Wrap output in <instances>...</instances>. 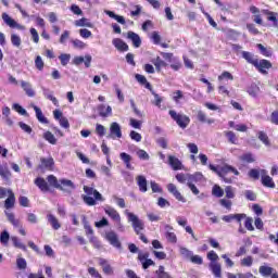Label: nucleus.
Listing matches in <instances>:
<instances>
[{
  "label": "nucleus",
  "mask_w": 278,
  "mask_h": 278,
  "mask_svg": "<svg viewBox=\"0 0 278 278\" xmlns=\"http://www.w3.org/2000/svg\"><path fill=\"white\" fill-rule=\"evenodd\" d=\"M48 218V223H50L52 229H60V227H62V225H60V222L58 220V217H55V215L53 214H48L47 215Z\"/></svg>",
  "instance_id": "473e14b6"
},
{
  "label": "nucleus",
  "mask_w": 278,
  "mask_h": 278,
  "mask_svg": "<svg viewBox=\"0 0 278 278\" xmlns=\"http://www.w3.org/2000/svg\"><path fill=\"white\" fill-rule=\"evenodd\" d=\"M241 55L243 58V60H245V62H248V64H252V66H257V56H255V54L249 52V51H242Z\"/></svg>",
  "instance_id": "4468645a"
},
{
  "label": "nucleus",
  "mask_w": 278,
  "mask_h": 278,
  "mask_svg": "<svg viewBox=\"0 0 278 278\" xmlns=\"http://www.w3.org/2000/svg\"><path fill=\"white\" fill-rule=\"evenodd\" d=\"M104 212L108 216H110V218H112V220H115V223L121 224V214H118V211H116L114 207L106 206L104 208Z\"/></svg>",
  "instance_id": "2eb2a0df"
},
{
  "label": "nucleus",
  "mask_w": 278,
  "mask_h": 278,
  "mask_svg": "<svg viewBox=\"0 0 278 278\" xmlns=\"http://www.w3.org/2000/svg\"><path fill=\"white\" fill-rule=\"evenodd\" d=\"M241 266H253V256H247L243 260H241Z\"/></svg>",
  "instance_id": "052dcab7"
},
{
  "label": "nucleus",
  "mask_w": 278,
  "mask_h": 278,
  "mask_svg": "<svg viewBox=\"0 0 278 278\" xmlns=\"http://www.w3.org/2000/svg\"><path fill=\"white\" fill-rule=\"evenodd\" d=\"M165 238L172 243V244H177V235L173 232V227L170 225H165Z\"/></svg>",
  "instance_id": "412c9836"
},
{
  "label": "nucleus",
  "mask_w": 278,
  "mask_h": 278,
  "mask_svg": "<svg viewBox=\"0 0 278 278\" xmlns=\"http://www.w3.org/2000/svg\"><path fill=\"white\" fill-rule=\"evenodd\" d=\"M105 238L115 249H123V244L121 243V240H118V235H116V232L111 230L105 233Z\"/></svg>",
  "instance_id": "6e6552de"
},
{
  "label": "nucleus",
  "mask_w": 278,
  "mask_h": 278,
  "mask_svg": "<svg viewBox=\"0 0 278 278\" xmlns=\"http://www.w3.org/2000/svg\"><path fill=\"white\" fill-rule=\"evenodd\" d=\"M136 79L139 84H141V86H144V88H147L148 90H151V84H149V81H147V77H144L143 75L140 74H136Z\"/></svg>",
  "instance_id": "58836bf2"
},
{
  "label": "nucleus",
  "mask_w": 278,
  "mask_h": 278,
  "mask_svg": "<svg viewBox=\"0 0 278 278\" xmlns=\"http://www.w3.org/2000/svg\"><path fill=\"white\" fill-rule=\"evenodd\" d=\"M47 181L52 188H60V180H58V177H55L54 175H49L47 177Z\"/></svg>",
  "instance_id": "a19ab883"
},
{
  "label": "nucleus",
  "mask_w": 278,
  "mask_h": 278,
  "mask_svg": "<svg viewBox=\"0 0 278 278\" xmlns=\"http://www.w3.org/2000/svg\"><path fill=\"white\" fill-rule=\"evenodd\" d=\"M228 173H232L233 175H237V176L240 175V172H238L236 169V167H233L231 165L222 166L218 172V177H220V179H223V181H225V184L233 182V179L227 177Z\"/></svg>",
  "instance_id": "39448f33"
},
{
  "label": "nucleus",
  "mask_w": 278,
  "mask_h": 278,
  "mask_svg": "<svg viewBox=\"0 0 278 278\" xmlns=\"http://www.w3.org/2000/svg\"><path fill=\"white\" fill-rule=\"evenodd\" d=\"M70 10L76 16H81L84 14V11H81V8H79V5H77V4H72Z\"/></svg>",
  "instance_id": "6e6d98bb"
},
{
  "label": "nucleus",
  "mask_w": 278,
  "mask_h": 278,
  "mask_svg": "<svg viewBox=\"0 0 278 278\" xmlns=\"http://www.w3.org/2000/svg\"><path fill=\"white\" fill-rule=\"evenodd\" d=\"M212 194H213V197H217V199H220V197H224L225 190H223V188H220V186L215 185L212 189Z\"/></svg>",
  "instance_id": "c03bdc74"
},
{
  "label": "nucleus",
  "mask_w": 278,
  "mask_h": 278,
  "mask_svg": "<svg viewBox=\"0 0 278 278\" xmlns=\"http://www.w3.org/2000/svg\"><path fill=\"white\" fill-rule=\"evenodd\" d=\"M129 125L134 127V129H141L142 128V121H138L136 118L129 119Z\"/></svg>",
  "instance_id": "4d7b16f0"
},
{
  "label": "nucleus",
  "mask_w": 278,
  "mask_h": 278,
  "mask_svg": "<svg viewBox=\"0 0 278 278\" xmlns=\"http://www.w3.org/2000/svg\"><path fill=\"white\" fill-rule=\"evenodd\" d=\"M79 36L85 39L92 38V31L88 28H81L79 29Z\"/></svg>",
  "instance_id": "5fc2aeb1"
},
{
  "label": "nucleus",
  "mask_w": 278,
  "mask_h": 278,
  "mask_svg": "<svg viewBox=\"0 0 278 278\" xmlns=\"http://www.w3.org/2000/svg\"><path fill=\"white\" fill-rule=\"evenodd\" d=\"M197 119L200 123H206L207 125H213V123H215L214 119L207 118V115L205 114V112H203L201 110L197 111Z\"/></svg>",
  "instance_id": "5701e85b"
},
{
  "label": "nucleus",
  "mask_w": 278,
  "mask_h": 278,
  "mask_svg": "<svg viewBox=\"0 0 278 278\" xmlns=\"http://www.w3.org/2000/svg\"><path fill=\"white\" fill-rule=\"evenodd\" d=\"M225 136H226V138L228 139V141L231 144H237L238 137H236V132H233V131H225Z\"/></svg>",
  "instance_id": "3c124183"
},
{
  "label": "nucleus",
  "mask_w": 278,
  "mask_h": 278,
  "mask_svg": "<svg viewBox=\"0 0 278 278\" xmlns=\"http://www.w3.org/2000/svg\"><path fill=\"white\" fill-rule=\"evenodd\" d=\"M83 190L85 194L81 195V199L84 203H86V205H89L90 207L97 205V201H100L101 203L105 201L103 194H101V192L92 187L84 186Z\"/></svg>",
  "instance_id": "f257e3e1"
},
{
  "label": "nucleus",
  "mask_w": 278,
  "mask_h": 278,
  "mask_svg": "<svg viewBox=\"0 0 278 278\" xmlns=\"http://www.w3.org/2000/svg\"><path fill=\"white\" fill-rule=\"evenodd\" d=\"M5 216L9 220V223H11V225H13V227H15V229H17V227H21V219L16 218V216L14 215V213H10L8 211H5Z\"/></svg>",
  "instance_id": "393cba45"
},
{
  "label": "nucleus",
  "mask_w": 278,
  "mask_h": 278,
  "mask_svg": "<svg viewBox=\"0 0 278 278\" xmlns=\"http://www.w3.org/2000/svg\"><path fill=\"white\" fill-rule=\"evenodd\" d=\"M11 42L14 47H21V37L18 35H11Z\"/></svg>",
  "instance_id": "69168bd1"
},
{
  "label": "nucleus",
  "mask_w": 278,
  "mask_h": 278,
  "mask_svg": "<svg viewBox=\"0 0 278 278\" xmlns=\"http://www.w3.org/2000/svg\"><path fill=\"white\" fill-rule=\"evenodd\" d=\"M179 253L184 260H190L192 257V251L188 250V248L180 247Z\"/></svg>",
  "instance_id": "37998d69"
},
{
  "label": "nucleus",
  "mask_w": 278,
  "mask_h": 278,
  "mask_svg": "<svg viewBox=\"0 0 278 278\" xmlns=\"http://www.w3.org/2000/svg\"><path fill=\"white\" fill-rule=\"evenodd\" d=\"M129 136H130L131 140H135V142H141V140H142V135H140L136 130H131Z\"/></svg>",
  "instance_id": "bf43d9fd"
},
{
  "label": "nucleus",
  "mask_w": 278,
  "mask_h": 278,
  "mask_svg": "<svg viewBox=\"0 0 278 278\" xmlns=\"http://www.w3.org/2000/svg\"><path fill=\"white\" fill-rule=\"evenodd\" d=\"M225 192L227 199H233L236 197V193L233 192V188L231 186H227L225 188Z\"/></svg>",
  "instance_id": "e2e57ef3"
},
{
  "label": "nucleus",
  "mask_w": 278,
  "mask_h": 278,
  "mask_svg": "<svg viewBox=\"0 0 278 278\" xmlns=\"http://www.w3.org/2000/svg\"><path fill=\"white\" fill-rule=\"evenodd\" d=\"M169 116L173 118V121H175L180 129H186V127L190 125V117L188 115L177 113L175 110H170Z\"/></svg>",
  "instance_id": "20e7f679"
},
{
  "label": "nucleus",
  "mask_w": 278,
  "mask_h": 278,
  "mask_svg": "<svg viewBox=\"0 0 278 278\" xmlns=\"http://www.w3.org/2000/svg\"><path fill=\"white\" fill-rule=\"evenodd\" d=\"M258 273L262 275V277H273V275H275V269L273 267L262 265L258 268Z\"/></svg>",
  "instance_id": "a878e982"
},
{
  "label": "nucleus",
  "mask_w": 278,
  "mask_h": 278,
  "mask_svg": "<svg viewBox=\"0 0 278 278\" xmlns=\"http://www.w3.org/2000/svg\"><path fill=\"white\" fill-rule=\"evenodd\" d=\"M270 123H273L274 125H278V110L271 113Z\"/></svg>",
  "instance_id": "774afa93"
},
{
  "label": "nucleus",
  "mask_w": 278,
  "mask_h": 278,
  "mask_svg": "<svg viewBox=\"0 0 278 278\" xmlns=\"http://www.w3.org/2000/svg\"><path fill=\"white\" fill-rule=\"evenodd\" d=\"M152 64L155 66L156 71H161V68H166V62L162 60V58L156 56L152 60Z\"/></svg>",
  "instance_id": "4c0bfd02"
},
{
  "label": "nucleus",
  "mask_w": 278,
  "mask_h": 278,
  "mask_svg": "<svg viewBox=\"0 0 278 278\" xmlns=\"http://www.w3.org/2000/svg\"><path fill=\"white\" fill-rule=\"evenodd\" d=\"M261 176V181L265 188H275V181H273V178L268 176V172L266 169H263Z\"/></svg>",
  "instance_id": "1a4fd4ad"
},
{
  "label": "nucleus",
  "mask_w": 278,
  "mask_h": 278,
  "mask_svg": "<svg viewBox=\"0 0 278 278\" xmlns=\"http://www.w3.org/2000/svg\"><path fill=\"white\" fill-rule=\"evenodd\" d=\"M91 62H92V56L90 55L74 58V64H76L77 66H79V64H85L86 68H90Z\"/></svg>",
  "instance_id": "ddd939ff"
},
{
  "label": "nucleus",
  "mask_w": 278,
  "mask_h": 278,
  "mask_svg": "<svg viewBox=\"0 0 278 278\" xmlns=\"http://www.w3.org/2000/svg\"><path fill=\"white\" fill-rule=\"evenodd\" d=\"M168 164L173 168V170H181V168H184L181 161L173 155H168Z\"/></svg>",
  "instance_id": "aec40b11"
},
{
  "label": "nucleus",
  "mask_w": 278,
  "mask_h": 278,
  "mask_svg": "<svg viewBox=\"0 0 278 278\" xmlns=\"http://www.w3.org/2000/svg\"><path fill=\"white\" fill-rule=\"evenodd\" d=\"M72 43L75 49H86V43L79 39L73 40Z\"/></svg>",
  "instance_id": "0e129e2a"
},
{
  "label": "nucleus",
  "mask_w": 278,
  "mask_h": 278,
  "mask_svg": "<svg viewBox=\"0 0 278 278\" xmlns=\"http://www.w3.org/2000/svg\"><path fill=\"white\" fill-rule=\"evenodd\" d=\"M151 40L155 45H160V42H162V37L160 36V33L153 31L152 35H151Z\"/></svg>",
  "instance_id": "680f3d73"
},
{
  "label": "nucleus",
  "mask_w": 278,
  "mask_h": 278,
  "mask_svg": "<svg viewBox=\"0 0 278 278\" xmlns=\"http://www.w3.org/2000/svg\"><path fill=\"white\" fill-rule=\"evenodd\" d=\"M125 216L128 218V223H131L134 230L137 235H140V231L144 229V223L140 218H138V215L129 212V210L124 211Z\"/></svg>",
  "instance_id": "7ed1b4c3"
},
{
  "label": "nucleus",
  "mask_w": 278,
  "mask_h": 278,
  "mask_svg": "<svg viewBox=\"0 0 278 278\" xmlns=\"http://www.w3.org/2000/svg\"><path fill=\"white\" fill-rule=\"evenodd\" d=\"M53 159L49 157V159H41V165L39 166V168H51V166H53Z\"/></svg>",
  "instance_id": "49530a36"
},
{
  "label": "nucleus",
  "mask_w": 278,
  "mask_h": 278,
  "mask_svg": "<svg viewBox=\"0 0 278 278\" xmlns=\"http://www.w3.org/2000/svg\"><path fill=\"white\" fill-rule=\"evenodd\" d=\"M254 68L257 71H269V68H273V63L266 59L257 60V65H254Z\"/></svg>",
  "instance_id": "a211bd4d"
},
{
  "label": "nucleus",
  "mask_w": 278,
  "mask_h": 278,
  "mask_svg": "<svg viewBox=\"0 0 278 278\" xmlns=\"http://www.w3.org/2000/svg\"><path fill=\"white\" fill-rule=\"evenodd\" d=\"M21 86L25 91V93L27 94V97H36V91H34V89L31 88V84L22 80Z\"/></svg>",
  "instance_id": "c85d7f7f"
},
{
  "label": "nucleus",
  "mask_w": 278,
  "mask_h": 278,
  "mask_svg": "<svg viewBox=\"0 0 278 278\" xmlns=\"http://www.w3.org/2000/svg\"><path fill=\"white\" fill-rule=\"evenodd\" d=\"M11 240H12L14 247H16V249H22V251H27V247L25 244H23V242H21V240H18V237H11Z\"/></svg>",
  "instance_id": "8fccbe9b"
},
{
  "label": "nucleus",
  "mask_w": 278,
  "mask_h": 278,
  "mask_svg": "<svg viewBox=\"0 0 278 278\" xmlns=\"http://www.w3.org/2000/svg\"><path fill=\"white\" fill-rule=\"evenodd\" d=\"M76 27H92V24L88 22V18L81 17L75 22Z\"/></svg>",
  "instance_id": "a18cd8bd"
},
{
  "label": "nucleus",
  "mask_w": 278,
  "mask_h": 278,
  "mask_svg": "<svg viewBox=\"0 0 278 278\" xmlns=\"http://www.w3.org/2000/svg\"><path fill=\"white\" fill-rule=\"evenodd\" d=\"M108 138H112L113 140H115V138H123V130L121 128V124L113 122L110 125V135L108 136Z\"/></svg>",
  "instance_id": "423d86ee"
},
{
  "label": "nucleus",
  "mask_w": 278,
  "mask_h": 278,
  "mask_svg": "<svg viewBox=\"0 0 278 278\" xmlns=\"http://www.w3.org/2000/svg\"><path fill=\"white\" fill-rule=\"evenodd\" d=\"M88 273L91 277L101 278V274H99V271L94 267H89Z\"/></svg>",
  "instance_id": "338daca9"
},
{
  "label": "nucleus",
  "mask_w": 278,
  "mask_h": 278,
  "mask_svg": "<svg viewBox=\"0 0 278 278\" xmlns=\"http://www.w3.org/2000/svg\"><path fill=\"white\" fill-rule=\"evenodd\" d=\"M113 45L118 51H129V46L121 38L113 39Z\"/></svg>",
  "instance_id": "bb28decb"
},
{
  "label": "nucleus",
  "mask_w": 278,
  "mask_h": 278,
  "mask_svg": "<svg viewBox=\"0 0 278 278\" xmlns=\"http://www.w3.org/2000/svg\"><path fill=\"white\" fill-rule=\"evenodd\" d=\"M264 169H250L249 172V177H251L252 179H260V176L262 177V172Z\"/></svg>",
  "instance_id": "603ef678"
},
{
  "label": "nucleus",
  "mask_w": 278,
  "mask_h": 278,
  "mask_svg": "<svg viewBox=\"0 0 278 278\" xmlns=\"http://www.w3.org/2000/svg\"><path fill=\"white\" fill-rule=\"evenodd\" d=\"M35 185L38 186L41 192H49V184L47 182V180H45V178H40V177L36 178Z\"/></svg>",
  "instance_id": "cd10ccee"
},
{
  "label": "nucleus",
  "mask_w": 278,
  "mask_h": 278,
  "mask_svg": "<svg viewBox=\"0 0 278 278\" xmlns=\"http://www.w3.org/2000/svg\"><path fill=\"white\" fill-rule=\"evenodd\" d=\"M0 177H2L4 181H8L10 177H12V174L10 173L8 165H0Z\"/></svg>",
  "instance_id": "f704fd0d"
},
{
  "label": "nucleus",
  "mask_w": 278,
  "mask_h": 278,
  "mask_svg": "<svg viewBox=\"0 0 278 278\" xmlns=\"http://www.w3.org/2000/svg\"><path fill=\"white\" fill-rule=\"evenodd\" d=\"M0 199H5V210H14V205H16V195L14 194V191H12V189L0 187Z\"/></svg>",
  "instance_id": "f03ea898"
},
{
  "label": "nucleus",
  "mask_w": 278,
  "mask_h": 278,
  "mask_svg": "<svg viewBox=\"0 0 278 278\" xmlns=\"http://www.w3.org/2000/svg\"><path fill=\"white\" fill-rule=\"evenodd\" d=\"M16 266L20 270H25V268H27V261L23 257H18L16 260Z\"/></svg>",
  "instance_id": "864d4df0"
},
{
  "label": "nucleus",
  "mask_w": 278,
  "mask_h": 278,
  "mask_svg": "<svg viewBox=\"0 0 278 278\" xmlns=\"http://www.w3.org/2000/svg\"><path fill=\"white\" fill-rule=\"evenodd\" d=\"M98 112L100 116H102L103 118H108V116L112 114V106H105V104H100L98 106Z\"/></svg>",
  "instance_id": "b1692460"
},
{
  "label": "nucleus",
  "mask_w": 278,
  "mask_h": 278,
  "mask_svg": "<svg viewBox=\"0 0 278 278\" xmlns=\"http://www.w3.org/2000/svg\"><path fill=\"white\" fill-rule=\"evenodd\" d=\"M210 268L216 278H222L223 277V268L220 266V263L212 262L210 264Z\"/></svg>",
  "instance_id": "4be33fe9"
},
{
  "label": "nucleus",
  "mask_w": 278,
  "mask_h": 278,
  "mask_svg": "<svg viewBox=\"0 0 278 278\" xmlns=\"http://www.w3.org/2000/svg\"><path fill=\"white\" fill-rule=\"evenodd\" d=\"M167 190L168 192H170V194L175 197V199H177V201H180L181 203H186V198H184V195H181V192L177 190V186H175L174 184H168Z\"/></svg>",
  "instance_id": "9d476101"
},
{
  "label": "nucleus",
  "mask_w": 278,
  "mask_h": 278,
  "mask_svg": "<svg viewBox=\"0 0 278 278\" xmlns=\"http://www.w3.org/2000/svg\"><path fill=\"white\" fill-rule=\"evenodd\" d=\"M137 185L139 187L140 192H147V178L142 175L137 176Z\"/></svg>",
  "instance_id": "2f4dec72"
},
{
  "label": "nucleus",
  "mask_w": 278,
  "mask_h": 278,
  "mask_svg": "<svg viewBox=\"0 0 278 278\" xmlns=\"http://www.w3.org/2000/svg\"><path fill=\"white\" fill-rule=\"evenodd\" d=\"M30 108H33V110L35 111L37 121H39V123H42L43 125H49V119L45 117V114H42V110H40V108L36 106L35 104H30Z\"/></svg>",
  "instance_id": "6ab92c4d"
},
{
  "label": "nucleus",
  "mask_w": 278,
  "mask_h": 278,
  "mask_svg": "<svg viewBox=\"0 0 278 278\" xmlns=\"http://www.w3.org/2000/svg\"><path fill=\"white\" fill-rule=\"evenodd\" d=\"M83 225L86 232V236H88L89 241L92 244H97V238H94V230L92 229V226L88 223V219H86V216H83Z\"/></svg>",
  "instance_id": "0eeeda50"
},
{
  "label": "nucleus",
  "mask_w": 278,
  "mask_h": 278,
  "mask_svg": "<svg viewBox=\"0 0 278 278\" xmlns=\"http://www.w3.org/2000/svg\"><path fill=\"white\" fill-rule=\"evenodd\" d=\"M42 92L46 99H49L54 105H58V98L53 97V91L48 88H42Z\"/></svg>",
  "instance_id": "c9c22d12"
},
{
  "label": "nucleus",
  "mask_w": 278,
  "mask_h": 278,
  "mask_svg": "<svg viewBox=\"0 0 278 278\" xmlns=\"http://www.w3.org/2000/svg\"><path fill=\"white\" fill-rule=\"evenodd\" d=\"M30 36L35 45H38V42H40V36L38 35V30H36V28H30Z\"/></svg>",
  "instance_id": "13d9d810"
},
{
  "label": "nucleus",
  "mask_w": 278,
  "mask_h": 278,
  "mask_svg": "<svg viewBox=\"0 0 278 278\" xmlns=\"http://www.w3.org/2000/svg\"><path fill=\"white\" fill-rule=\"evenodd\" d=\"M247 92L250 97H253V99H257V97H260V86L252 84L248 87Z\"/></svg>",
  "instance_id": "c756f323"
},
{
  "label": "nucleus",
  "mask_w": 278,
  "mask_h": 278,
  "mask_svg": "<svg viewBox=\"0 0 278 278\" xmlns=\"http://www.w3.org/2000/svg\"><path fill=\"white\" fill-rule=\"evenodd\" d=\"M2 20L4 21V23L7 25H9V27H12V28L21 27L18 25V23H16V21H14V18H12V17H10V15H8V13H2Z\"/></svg>",
  "instance_id": "7c9ffc66"
},
{
  "label": "nucleus",
  "mask_w": 278,
  "mask_h": 278,
  "mask_svg": "<svg viewBox=\"0 0 278 278\" xmlns=\"http://www.w3.org/2000/svg\"><path fill=\"white\" fill-rule=\"evenodd\" d=\"M99 264L102 267L104 275H114V268H112V265L108 263V260L99 258Z\"/></svg>",
  "instance_id": "f3484780"
},
{
  "label": "nucleus",
  "mask_w": 278,
  "mask_h": 278,
  "mask_svg": "<svg viewBox=\"0 0 278 278\" xmlns=\"http://www.w3.org/2000/svg\"><path fill=\"white\" fill-rule=\"evenodd\" d=\"M106 14L110 18H114V21H117L121 25H125L126 22L123 15H117L114 11H106Z\"/></svg>",
  "instance_id": "e433bc0d"
},
{
  "label": "nucleus",
  "mask_w": 278,
  "mask_h": 278,
  "mask_svg": "<svg viewBox=\"0 0 278 278\" xmlns=\"http://www.w3.org/2000/svg\"><path fill=\"white\" fill-rule=\"evenodd\" d=\"M0 242L4 247H8V242H10V232H8V230H4V231L1 232Z\"/></svg>",
  "instance_id": "09e8293b"
},
{
  "label": "nucleus",
  "mask_w": 278,
  "mask_h": 278,
  "mask_svg": "<svg viewBox=\"0 0 278 278\" xmlns=\"http://www.w3.org/2000/svg\"><path fill=\"white\" fill-rule=\"evenodd\" d=\"M258 140L265 144V147H270V140L268 139V135L264 131L258 132Z\"/></svg>",
  "instance_id": "de8ad7c7"
},
{
  "label": "nucleus",
  "mask_w": 278,
  "mask_h": 278,
  "mask_svg": "<svg viewBox=\"0 0 278 278\" xmlns=\"http://www.w3.org/2000/svg\"><path fill=\"white\" fill-rule=\"evenodd\" d=\"M265 16H267V21L274 23V25H277L278 20H277V13L269 11L267 9L262 11Z\"/></svg>",
  "instance_id": "72a5a7b5"
},
{
  "label": "nucleus",
  "mask_w": 278,
  "mask_h": 278,
  "mask_svg": "<svg viewBox=\"0 0 278 278\" xmlns=\"http://www.w3.org/2000/svg\"><path fill=\"white\" fill-rule=\"evenodd\" d=\"M43 138L49 142L50 144H58V139L55 138V135H53L51 131L43 132Z\"/></svg>",
  "instance_id": "ea45409f"
},
{
  "label": "nucleus",
  "mask_w": 278,
  "mask_h": 278,
  "mask_svg": "<svg viewBox=\"0 0 278 278\" xmlns=\"http://www.w3.org/2000/svg\"><path fill=\"white\" fill-rule=\"evenodd\" d=\"M250 12L253 15V21L256 23V25H264V21L262 20V14H260V9L255 5L250 7Z\"/></svg>",
  "instance_id": "dca6fc26"
},
{
  "label": "nucleus",
  "mask_w": 278,
  "mask_h": 278,
  "mask_svg": "<svg viewBox=\"0 0 278 278\" xmlns=\"http://www.w3.org/2000/svg\"><path fill=\"white\" fill-rule=\"evenodd\" d=\"M127 38H128V40H131L132 47H135V49H139V47L142 45V39H140L139 34H136V33L129 30L127 33Z\"/></svg>",
  "instance_id": "9b49d317"
},
{
  "label": "nucleus",
  "mask_w": 278,
  "mask_h": 278,
  "mask_svg": "<svg viewBox=\"0 0 278 278\" xmlns=\"http://www.w3.org/2000/svg\"><path fill=\"white\" fill-rule=\"evenodd\" d=\"M256 47L258 51H261L262 55H264L265 58H270L273 55V51L264 47V45L257 43Z\"/></svg>",
  "instance_id": "79ce46f5"
},
{
  "label": "nucleus",
  "mask_w": 278,
  "mask_h": 278,
  "mask_svg": "<svg viewBox=\"0 0 278 278\" xmlns=\"http://www.w3.org/2000/svg\"><path fill=\"white\" fill-rule=\"evenodd\" d=\"M60 187H58V190H62L63 192H68V190H74L75 185L72 180L68 179H61L59 180Z\"/></svg>",
  "instance_id": "f8f14e48"
}]
</instances>
